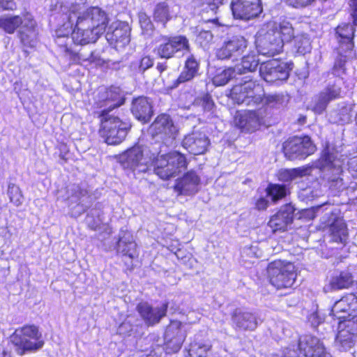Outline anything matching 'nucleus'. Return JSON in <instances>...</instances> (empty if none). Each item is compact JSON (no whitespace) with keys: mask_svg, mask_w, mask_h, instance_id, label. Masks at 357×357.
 <instances>
[{"mask_svg":"<svg viewBox=\"0 0 357 357\" xmlns=\"http://www.w3.org/2000/svg\"><path fill=\"white\" fill-rule=\"evenodd\" d=\"M85 0H66L59 4L62 24L55 31V43L69 55L73 42L85 45L95 43L105 31L108 22L106 13L98 7L80 11Z\"/></svg>","mask_w":357,"mask_h":357,"instance_id":"f257e3e1","label":"nucleus"},{"mask_svg":"<svg viewBox=\"0 0 357 357\" xmlns=\"http://www.w3.org/2000/svg\"><path fill=\"white\" fill-rule=\"evenodd\" d=\"M351 6L353 10V16L354 17V21L357 20V0H351Z\"/></svg>","mask_w":357,"mask_h":357,"instance_id":"0e129e2a","label":"nucleus"},{"mask_svg":"<svg viewBox=\"0 0 357 357\" xmlns=\"http://www.w3.org/2000/svg\"><path fill=\"white\" fill-rule=\"evenodd\" d=\"M105 110L102 114L100 135L107 144H119L126 138L130 125L116 116H105Z\"/></svg>","mask_w":357,"mask_h":357,"instance_id":"1a4fd4ad","label":"nucleus"},{"mask_svg":"<svg viewBox=\"0 0 357 357\" xmlns=\"http://www.w3.org/2000/svg\"><path fill=\"white\" fill-rule=\"evenodd\" d=\"M210 349L209 344L192 343L188 349V355L190 357H206V354Z\"/></svg>","mask_w":357,"mask_h":357,"instance_id":"49530a36","label":"nucleus"},{"mask_svg":"<svg viewBox=\"0 0 357 357\" xmlns=\"http://www.w3.org/2000/svg\"><path fill=\"white\" fill-rule=\"evenodd\" d=\"M105 37L116 50L123 48L130 43V27L125 22L116 21L109 26Z\"/></svg>","mask_w":357,"mask_h":357,"instance_id":"412c9836","label":"nucleus"},{"mask_svg":"<svg viewBox=\"0 0 357 357\" xmlns=\"http://www.w3.org/2000/svg\"><path fill=\"white\" fill-rule=\"evenodd\" d=\"M139 22L143 29L149 30L152 28V23L149 17L144 12L139 13Z\"/></svg>","mask_w":357,"mask_h":357,"instance_id":"5fc2aeb1","label":"nucleus"},{"mask_svg":"<svg viewBox=\"0 0 357 357\" xmlns=\"http://www.w3.org/2000/svg\"><path fill=\"white\" fill-rule=\"evenodd\" d=\"M153 65V59L149 56L137 59L130 63V70L135 73H143Z\"/></svg>","mask_w":357,"mask_h":357,"instance_id":"a19ab883","label":"nucleus"},{"mask_svg":"<svg viewBox=\"0 0 357 357\" xmlns=\"http://www.w3.org/2000/svg\"><path fill=\"white\" fill-rule=\"evenodd\" d=\"M167 68V66L166 64V63H158L157 64V70L160 72V73H162L163 71H165Z\"/></svg>","mask_w":357,"mask_h":357,"instance_id":"338daca9","label":"nucleus"},{"mask_svg":"<svg viewBox=\"0 0 357 357\" xmlns=\"http://www.w3.org/2000/svg\"><path fill=\"white\" fill-rule=\"evenodd\" d=\"M345 54H343L342 55L340 54L341 57L337 59L334 63L332 74L335 76L336 78H342L341 76L344 73Z\"/></svg>","mask_w":357,"mask_h":357,"instance_id":"8fccbe9b","label":"nucleus"},{"mask_svg":"<svg viewBox=\"0 0 357 357\" xmlns=\"http://www.w3.org/2000/svg\"><path fill=\"white\" fill-rule=\"evenodd\" d=\"M186 56L183 70L173 84L174 88L178 86L180 84L192 80L199 74V63L197 58L191 54V52Z\"/></svg>","mask_w":357,"mask_h":357,"instance_id":"c756f323","label":"nucleus"},{"mask_svg":"<svg viewBox=\"0 0 357 357\" xmlns=\"http://www.w3.org/2000/svg\"><path fill=\"white\" fill-rule=\"evenodd\" d=\"M265 102L271 107L280 108L284 106L288 100L286 96L282 93L278 94H270L266 96H264Z\"/></svg>","mask_w":357,"mask_h":357,"instance_id":"c03bdc74","label":"nucleus"},{"mask_svg":"<svg viewBox=\"0 0 357 357\" xmlns=\"http://www.w3.org/2000/svg\"><path fill=\"white\" fill-rule=\"evenodd\" d=\"M267 27L274 29V33L282 38L283 43L290 42L295 37L294 28L288 21L284 20L279 24L269 22L267 24Z\"/></svg>","mask_w":357,"mask_h":357,"instance_id":"f704fd0d","label":"nucleus"},{"mask_svg":"<svg viewBox=\"0 0 357 357\" xmlns=\"http://www.w3.org/2000/svg\"><path fill=\"white\" fill-rule=\"evenodd\" d=\"M315 215H321L320 227L326 231L331 240L338 243H345L348 238V229L338 209L325 203L312 208Z\"/></svg>","mask_w":357,"mask_h":357,"instance_id":"7ed1b4c3","label":"nucleus"},{"mask_svg":"<svg viewBox=\"0 0 357 357\" xmlns=\"http://www.w3.org/2000/svg\"><path fill=\"white\" fill-rule=\"evenodd\" d=\"M261 321L257 313L241 308L236 309L231 314L232 326L236 330L252 331Z\"/></svg>","mask_w":357,"mask_h":357,"instance_id":"4be33fe9","label":"nucleus"},{"mask_svg":"<svg viewBox=\"0 0 357 357\" xmlns=\"http://www.w3.org/2000/svg\"><path fill=\"white\" fill-rule=\"evenodd\" d=\"M248 47V41L244 36L236 35L225 40L222 46L217 49L216 56L219 59L236 60Z\"/></svg>","mask_w":357,"mask_h":357,"instance_id":"f3484780","label":"nucleus"},{"mask_svg":"<svg viewBox=\"0 0 357 357\" xmlns=\"http://www.w3.org/2000/svg\"><path fill=\"white\" fill-rule=\"evenodd\" d=\"M357 310V296L353 294L343 296L335 302L331 310V314L341 320L352 316Z\"/></svg>","mask_w":357,"mask_h":357,"instance_id":"bb28decb","label":"nucleus"},{"mask_svg":"<svg viewBox=\"0 0 357 357\" xmlns=\"http://www.w3.org/2000/svg\"><path fill=\"white\" fill-rule=\"evenodd\" d=\"M197 103L201 104L203 109L205 112H211L213 107L214 103L211 98V96L208 94L203 96L201 98L197 100Z\"/></svg>","mask_w":357,"mask_h":357,"instance_id":"864d4df0","label":"nucleus"},{"mask_svg":"<svg viewBox=\"0 0 357 357\" xmlns=\"http://www.w3.org/2000/svg\"><path fill=\"white\" fill-rule=\"evenodd\" d=\"M190 45L188 39L184 36H164L155 47V54L162 59H169L176 54L182 56L190 52Z\"/></svg>","mask_w":357,"mask_h":357,"instance_id":"9b49d317","label":"nucleus"},{"mask_svg":"<svg viewBox=\"0 0 357 357\" xmlns=\"http://www.w3.org/2000/svg\"><path fill=\"white\" fill-rule=\"evenodd\" d=\"M155 153L146 146L135 145L120 156V161L125 168L134 172H146L153 165Z\"/></svg>","mask_w":357,"mask_h":357,"instance_id":"6e6552de","label":"nucleus"},{"mask_svg":"<svg viewBox=\"0 0 357 357\" xmlns=\"http://www.w3.org/2000/svg\"><path fill=\"white\" fill-rule=\"evenodd\" d=\"M353 23L342 22L335 28V38L339 43L338 52L340 54L350 52L354 47V26L357 25V20L354 21L353 13H351Z\"/></svg>","mask_w":357,"mask_h":357,"instance_id":"aec40b11","label":"nucleus"},{"mask_svg":"<svg viewBox=\"0 0 357 357\" xmlns=\"http://www.w3.org/2000/svg\"><path fill=\"white\" fill-rule=\"evenodd\" d=\"M322 317L319 316L317 312L312 313L309 317L308 321L311 323L313 327H317L322 322Z\"/></svg>","mask_w":357,"mask_h":357,"instance_id":"680f3d73","label":"nucleus"},{"mask_svg":"<svg viewBox=\"0 0 357 357\" xmlns=\"http://www.w3.org/2000/svg\"><path fill=\"white\" fill-rule=\"evenodd\" d=\"M167 307V303L158 307H153L148 303H140L137 309L145 324L147 326H153L166 316Z\"/></svg>","mask_w":357,"mask_h":357,"instance_id":"393cba45","label":"nucleus"},{"mask_svg":"<svg viewBox=\"0 0 357 357\" xmlns=\"http://www.w3.org/2000/svg\"><path fill=\"white\" fill-rule=\"evenodd\" d=\"M120 92V89L116 86L109 88L100 86L98 89L94 98V104L98 108H105L102 109L101 114L105 110V116H106L109 111L123 104Z\"/></svg>","mask_w":357,"mask_h":357,"instance_id":"dca6fc26","label":"nucleus"},{"mask_svg":"<svg viewBox=\"0 0 357 357\" xmlns=\"http://www.w3.org/2000/svg\"><path fill=\"white\" fill-rule=\"evenodd\" d=\"M311 167L303 166L293 169H283L278 171V179L283 183H291L306 176L310 174Z\"/></svg>","mask_w":357,"mask_h":357,"instance_id":"473e14b6","label":"nucleus"},{"mask_svg":"<svg viewBox=\"0 0 357 357\" xmlns=\"http://www.w3.org/2000/svg\"><path fill=\"white\" fill-rule=\"evenodd\" d=\"M234 121L237 128L245 132H255L264 123L259 112L253 110L237 112Z\"/></svg>","mask_w":357,"mask_h":357,"instance_id":"5701e85b","label":"nucleus"},{"mask_svg":"<svg viewBox=\"0 0 357 357\" xmlns=\"http://www.w3.org/2000/svg\"><path fill=\"white\" fill-rule=\"evenodd\" d=\"M131 110L136 119L144 122L148 121L153 113L151 103L146 97L135 99Z\"/></svg>","mask_w":357,"mask_h":357,"instance_id":"2f4dec72","label":"nucleus"},{"mask_svg":"<svg viewBox=\"0 0 357 357\" xmlns=\"http://www.w3.org/2000/svg\"><path fill=\"white\" fill-rule=\"evenodd\" d=\"M238 81L241 77H238L234 68H229L227 69L218 70L215 76L213 77V83L215 86H224L231 79Z\"/></svg>","mask_w":357,"mask_h":357,"instance_id":"4c0bfd02","label":"nucleus"},{"mask_svg":"<svg viewBox=\"0 0 357 357\" xmlns=\"http://www.w3.org/2000/svg\"><path fill=\"white\" fill-rule=\"evenodd\" d=\"M294 213V206L291 204H286L271 218L268 225L273 232L285 231L293 221Z\"/></svg>","mask_w":357,"mask_h":357,"instance_id":"cd10ccee","label":"nucleus"},{"mask_svg":"<svg viewBox=\"0 0 357 357\" xmlns=\"http://www.w3.org/2000/svg\"><path fill=\"white\" fill-rule=\"evenodd\" d=\"M292 66L291 63L273 59L260 66L259 73L265 82L279 84L288 79Z\"/></svg>","mask_w":357,"mask_h":357,"instance_id":"ddd939ff","label":"nucleus"},{"mask_svg":"<svg viewBox=\"0 0 357 357\" xmlns=\"http://www.w3.org/2000/svg\"><path fill=\"white\" fill-rule=\"evenodd\" d=\"M209 144L208 137L199 131H194L187 135L182 142L183 146L193 155L204 153Z\"/></svg>","mask_w":357,"mask_h":357,"instance_id":"a878e982","label":"nucleus"},{"mask_svg":"<svg viewBox=\"0 0 357 357\" xmlns=\"http://www.w3.org/2000/svg\"><path fill=\"white\" fill-rule=\"evenodd\" d=\"M315 151L316 146L308 136H295L283 144L284 155L291 160L305 159Z\"/></svg>","mask_w":357,"mask_h":357,"instance_id":"f8f14e48","label":"nucleus"},{"mask_svg":"<svg viewBox=\"0 0 357 357\" xmlns=\"http://www.w3.org/2000/svg\"><path fill=\"white\" fill-rule=\"evenodd\" d=\"M194 3L197 6H206L204 8V10H210L213 13H216L220 5L222 3V0H194Z\"/></svg>","mask_w":357,"mask_h":357,"instance_id":"09e8293b","label":"nucleus"},{"mask_svg":"<svg viewBox=\"0 0 357 357\" xmlns=\"http://www.w3.org/2000/svg\"><path fill=\"white\" fill-rule=\"evenodd\" d=\"M294 48L300 54H305L311 50L310 38L307 34H298L294 37Z\"/></svg>","mask_w":357,"mask_h":357,"instance_id":"79ce46f5","label":"nucleus"},{"mask_svg":"<svg viewBox=\"0 0 357 357\" xmlns=\"http://www.w3.org/2000/svg\"><path fill=\"white\" fill-rule=\"evenodd\" d=\"M352 275L349 272H341L338 275L332 277L330 281V287L332 290L347 289L353 284Z\"/></svg>","mask_w":357,"mask_h":357,"instance_id":"c9c22d12","label":"nucleus"},{"mask_svg":"<svg viewBox=\"0 0 357 357\" xmlns=\"http://www.w3.org/2000/svg\"><path fill=\"white\" fill-rule=\"evenodd\" d=\"M91 218L90 217V215H88L86 218V222L92 229H96V228L98 227V223H96V222H91Z\"/></svg>","mask_w":357,"mask_h":357,"instance_id":"69168bd1","label":"nucleus"},{"mask_svg":"<svg viewBox=\"0 0 357 357\" xmlns=\"http://www.w3.org/2000/svg\"><path fill=\"white\" fill-rule=\"evenodd\" d=\"M269 357H298V353L294 349L287 348L282 351L271 354Z\"/></svg>","mask_w":357,"mask_h":357,"instance_id":"6e6d98bb","label":"nucleus"},{"mask_svg":"<svg viewBox=\"0 0 357 357\" xmlns=\"http://www.w3.org/2000/svg\"><path fill=\"white\" fill-rule=\"evenodd\" d=\"M287 3L294 8L305 7L309 5L312 0H287Z\"/></svg>","mask_w":357,"mask_h":357,"instance_id":"bf43d9fd","label":"nucleus"},{"mask_svg":"<svg viewBox=\"0 0 357 357\" xmlns=\"http://www.w3.org/2000/svg\"><path fill=\"white\" fill-rule=\"evenodd\" d=\"M349 109L347 107L342 108V113L340 115L337 119L333 120L334 123H346L350 119Z\"/></svg>","mask_w":357,"mask_h":357,"instance_id":"13d9d810","label":"nucleus"},{"mask_svg":"<svg viewBox=\"0 0 357 357\" xmlns=\"http://www.w3.org/2000/svg\"><path fill=\"white\" fill-rule=\"evenodd\" d=\"M259 65V59L255 53L248 54L242 58L241 63L237 64L234 69L239 77L243 75L255 71Z\"/></svg>","mask_w":357,"mask_h":357,"instance_id":"72a5a7b5","label":"nucleus"},{"mask_svg":"<svg viewBox=\"0 0 357 357\" xmlns=\"http://www.w3.org/2000/svg\"><path fill=\"white\" fill-rule=\"evenodd\" d=\"M176 128L169 115L158 116L149 128V132L156 141L172 146L176 136Z\"/></svg>","mask_w":357,"mask_h":357,"instance_id":"4468645a","label":"nucleus"},{"mask_svg":"<svg viewBox=\"0 0 357 357\" xmlns=\"http://www.w3.org/2000/svg\"><path fill=\"white\" fill-rule=\"evenodd\" d=\"M153 164L155 173L163 180L176 176L185 169L187 165L184 155L177 151L162 155L155 153Z\"/></svg>","mask_w":357,"mask_h":357,"instance_id":"0eeeda50","label":"nucleus"},{"mask_svg":"<svg viewBox=\"0 0 357 357\" xmlns=\"http://www.w3.org/2000/svg\"><path fill=\"white\" fill-rule=\"evenodd\" d=\"M256 42L259 53L268 56L280 54L284 47L282 38L274 33V29L267 27V24L258 32Z\"/></svg>","mask_w":357,"mask_h":357,"instance_id":"2eb2a0df","label":"nucleus"},{"mask_svg":"<svg viewBox=\"0 0 357 357\" xmlns=\"http://www.w3.org/2000/svg\"><path fill=\"white\" fill-rule=\"evenodd\" d=\"M348 170L353 177L357 178V156L347 160Z\"/></svg>","mask_w":357,"mask_h":357,"instance_id":"4d7b16f0","label":"nucleus"},{"mask_svg":"<svg viewBox=\"0 0 357 357\" xmlns=\"http://www.w3.org/2000/svg\"><path fill=\"white\" fill-rule=\"evenodd\" d=\"M174 8L170 10V5L167 2L159 3L153 11V19L165 24L172 16Z\"/></svg>","mask_w":357,"mask_h":357,"instance_id":"58836bf2","label":"nucleus"},{"mask_svg":"<svg viewBox=\"0 0 357 357\" xmlns=\"http://www.w3.org/2000/svg\"><path fill=\"white\" fill-rule=\"evenodd\" d=\"M70 60L73 63H82L84 61L94 62L97 56H95L93 51L86 52L84 50H80L78 52L71 51L69 55Z\"/></svg>","mask_w":357,"mask_h":357,"instance_id":"37998d69","label":"nucleus"},{"mask_svg":"<svg viewBox=\"0 0 357 357\" xmlns=\"http://www.w3.org/2000/svg\"><path fill=\"white\" fill-rule=\"evenodd\" d=\"M10 342L15 351L20 356L36 351L44 345L42 334L34 325H26L17 328L10 336Z\"/></svg>","mask_w":357,"mask_h":357,"instance_id":"39448f33","label":"nucleus"},{"mask_svg":"<svg viewBox=\"0 0 357 357\" xmlns=\"http://www.w3.org/2000/svg\"><path fill=\"white\" fill-rule=\"evenodd\" d=\"M21 25L20 37L24 44L30 43L36 36L35 31L36 22L32 16L27 14L22 18L20 15L5 14L0 16V29L8 34L14 33Z\"/></svg>","mask_w":357,"mask_h":357,"instance_id":"423d86ee","label":"nucleus"},{"mask_svg":"<svg viewBox=\"0 0 357 357\" xmlns=\"http://www.w3.org/2000/svg\"><path fill=\"white\" fill-rule=\"evenodd\" d=\"M230 6L234 18L245 21L262 12L260 0H231Z\"/></svg>","mask_w":357,"mask_h":357,"instance_id":"a211bd4d","label":"nucleus"},{"mask_svg":"<svg viewBox=\"0 0 357 357\" xmlns=\"http://www.w3.org/2000/svg\"><path fill=\"white\" fill-rule=\"evenodd\" d=\"M298 347L305 357H332L331 354L326 351L323 342L314 336L301 337Z\"/></svg>","mask_w":357,"mask_h":357,"instance_id":"b1692460","label":"nucleus"},{"mask_svg":"<svg viewBox=\"0 0 357 357\" xmlns=\"http://www.w3.org/2000/svg\"><path fill=\"white\" fill-rule=\"evenodd\" d=\"M342 78H335L333 83L328 82L320 92L329 102L342 97L341 85Z\"/></svg>","mask_w":357,"mask_h":357,"instance_id":"e433bc0d","label":"nucleus"},{"mask_svg":"<svg viewBox=\"0 0 357 357\" xmlns=\"http://www.w3.org/2000/svg\"><path fill=\"white\" fill-rule=\"evenodd\" d=\"M116 250L123 256H127L131 259L138 256L137 244L131 232L121 229L116 244Z\"/></svg>","mask_w":357,"mask_h":357,"instance_id":"7c9ffc66","label":"nucleus"},{"mask_svg":"<svg viewBox=\"0 0 357 357\" xmlns=\"http://www.w3.org/2000/svg\"><path fill=\"white\" fill-rule=\"evenodd\" d=\"M71 191L73 192V197H76L77 202H79L78 204H82L85 199L90 198L89 196H88V191L86 189L79 185L73 186Z\"/></svg>","mask_w":357,"mask_h":357,"instance_id":"603ef678","label":"nucleus"},{"mask_svg":"<svg viewBox=\"0 0 357 357\" xmlns=\"http://www.w3.org/2000/svg\"><path fill=\"white\" fill-rule=\"evenodd\" d=\"M181 326L182 324L178 321H172L167 326L164 336L166 353H176L181 348L186 337Z\"/></svg>","mask_w":357,"mask_h":357,"instance_id":"6ab92c4d","label":"nucleus"},{"mask_svg":"<svg viewBox=\"0 0 357 357\" xmlns=\"http://www.w3.org/2000/svg\"><path fill=\"white\" fill-rule=\"evenodd\" d=\"M213 36L209 31H201L197 36V42L203 47H206L213 40Z\"/></svg>","mask_w":357,"mask_h":357,"instance_id":"3c124183","label":"nucleus"},{"mask_svg":"<svg viewBox=\"0 0 357 357\" xmlns=\"http://www.w3.org/2000/svg\"><path fill=\"white\" fill-rule=\"evenodd\" d=\"M267 271L271 284L277 289L291 287L296 277L294 266L280 260L269 264Z\"/></svg>","mask_w":357,"mask_h":357,"instance_id":"9d476101","label":"nucleus"},{"mask_svg":"<svg viewBox=\"0 0 357 357\" xmlns=\"http://www.w3.org/2000/svg\"><path fill=\"white\" fill-rule=\"evenodd\" d=\"M330 102L321 93L315 96L310 102L309 107L317 114H321Z\"/></svg>","mask_w":357,"mask_h":357,"instance_id":"a18cd8bd","label":"nucleus"},{"mask_svg":"<svg viewBox=\"0 0 357 357\" xmlns=\"http://www.w3.org/2000/svg\"><path fill=\"white\" fill-rule=\"evenodd\" d=\"M266 193L273 203H277L287 196V188L284 185L269 183L266 188Z\"/></svg>","mask_w":357,"mask_h":357,"instance_id":"ea45409f","label":"nucleus"},{"mask_svg":"<svg viewBox=\"0 0 357 357\" xmlns=\"http://www.w3.org/2000/svg\"><path fill=\"white\" fill-rule=\"evenodd\" d=\"M269 204V201L264 197H261L257 199L255 203V207L259 211L266 210Z\"/></svg>","mask_w":357,"mask_h":357,"instance_id":"052dcab7","label":"nucleus"},{"mask_svg":"<svg viewBox=\"0 0 357 357\" xmlns=\"http://www.w3.org/2000/svg\"><path fill=\"white\" fill-rule=\"evenodd\" d=\"M8 194L10 202L15 206H18L22 204L23 197L18 186L13 183H10L8 185Z\"/></svg>","mask_w":357,"mask_h":357,"instance_id":"de8ad7c7","label":"nucleus"},{"mask_svg":"<svg viewBox=\"0 0 357 357\" xmlns=\"http://www.w3.org/2000/svg\"><path fill=\"white\" fill-rule=\"evenodd\" d=\"M230 91L229 97L238 105L257 107L264 100V92L262 86L252 79L250 75L243 76Z\"/></svg>","mask_w":357,"mask_h":357,"instance_id":"20e7f679","label":"nucleus"},{"mask_svg":"<svg viewBox=\"0 0 357 357\" xmlns=\"http://www.w3.org/2000/svg\"><path fill=\"white\" fill-rule=\"evenodd\" d=\"M15 3L13 0H0V11L2 10H13Z\"/></svg>","mask_w":357,"mask_h":357,"instance_id":"e2e57ef3","label":"nucleus"},{"mask_svg":"<svg viewBox=\"0 0 357 357\" xmlns=\"http://www.w3.org/2000/svg\"><path fill=\"white\" fill-rule=\"evenodd\" d=\"M199 184V177L194 171H190L176 180L174 189L180 195H191L198 192Z\"/></svg>","mask_w":357,"mask_h":357,"instance_id":"c85d7f7f","label":"nucleus"},{"mask_svg":"<svg viewBox=\"0 0 357 357\" xmlns=\"http://www.w3.org/2000/svg\"><path fill=\"white\" fill-rule=\"evenodd\" d=\"M0 357H11L10 354L1 345H0Z\"/></svg>","mask_w":357,"mask_h":357,"instance_id":"774afa93","label":"nucleus"},{"mask_svg":"<svg viewBox=\"0 0 357 357\" xmlns=\"http://www.w3.org/2000/svg\"><path fill=\"white\" fill-rule=\"evenodd\" d=\"M342 152V149L338 151L334 146L326 144L319 160V167L328 179L330 188L337 192L346 187L342 175V166L347 160V155Z\"/></svg>","mask_w":357,"mask_h":357,"instance_id":"f03ea898","label":"nucleus"}]
</instances>
